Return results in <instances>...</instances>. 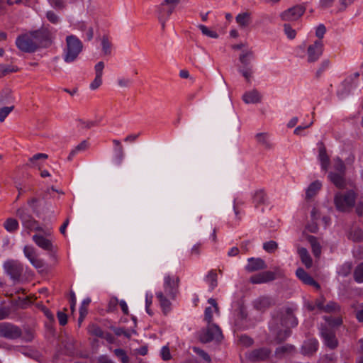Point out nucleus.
Segmentation results:
<instances>
[{"label":"nucleus","instance_id":"nucleus-1","mask_svg":"<svg viewBox=\"0 0 363 363\" xmlns=\"http://www.w3.org/2000/svg\"><path fill=\"white\" fill-rule=\"evenodd\" d=\"M179 279L175 274H165L163 279V290L156 293L164 313L170 310L171 300L174 299L179 290Z\"/></svg>","mask_w":363,"mask_h":363},{"label":"nucleus","instance_id":"nucleus-2","mask_svg":"<svg viewBox=\"0 0 363 363\" xmlns=\"http://www.w3.org/2000/svg\"><path fill=\"white\" fill-rule=\"evenodd\" d=\"M82 43L75 35H70L66 38V47L63 51V59L65 62H74L82 50Z\"/></svg>","mask_w":363,"mask_h":363},{"label":"nucleus","instance_id":"nucleus-3","mask_svg":"<svg viewBox=\"0 0 363 363\" xmlns=\"http://www.w3.org/2000/svg\"><path fill=\"white\" fill-rule=\"evenodd\" d=\"M345 172L346 167L344 162L337 157L333 159V169L328 174V179L336 187L344 188L345 186Z\"/></svg>","mask_w":363,"mask_h":363},{"label":"nucleus","instance_id":"nucleus-4","mask_svg":"<svg viewBox=\"0 0 363 363\" xmlns=\"http://www.w3.org/2000/svg\"><path fill=\"white\" fill-rule=\"evenodd\" d=\"M39 36L40 33L38 31L22 35L16 39V46L23 52H33L39 46Z\"/></svg>","mask_w":363,"mask_h":363},{"label":"nucleus","instance_id":"nucleus-5","mask_svg":"<svg viewBox=\"0 0 363 363\" xmlns=\"http://www.w3.org/2000/svg\"><path fill=\"white\" fill-rule=\"evenodd\" d=\"M356 194L350 190L345 193H337L334 198V203L337 210L342 212L350 211L354 206Z\"/></svg>","mask_w":363,"mask_h":363},{"label":"nucleus","instance_id":"nucleus-6","mask_svg":"<svg viewBox=\"0 0 363 363\" xmlns=\"http://www.w3.org/2000/svg\"><path fill=\"white\" fill-rule=\"evenodd\" d=\"M252 59L253 52L251 50L242 51L239 57L241 66L238 68V70L247 81H250L254 73L253 67L251 65Z\"/></svg>","mask_w":363,"mask_h":363},{"label":"nucleus","instance_id":"nucleus-7","mask_svg":"<svg viewBox=\"0 0 363 363\" xmlns=\"http://www.w3.org/2000/svg\"><path fill=\"white\" fill-rule=\"evenodd\" d=\"M17 216L21 220L23 227L30 231H42L43 228L39 225L38 222L35 220L29 213L26 207H21L17 210Z\"/></svg>","mask_w":363,"mask_h":363},{"label":"nucleus","instance_id":"nucleus-8","mask_svg":"<svg viewBox=\"0 0 363 363\" xmlns=\"http://www.w3.org/2000/svg\"><path fill=\"white\" fill-rule=\"evenodd\" d=\"M182 0H164L158 6V16L160 21H166L174 11L176 7Z\"/></svg>","mask_w":363,"mask_h":363},{"label":"nucleus","instance_id":"nucleus-9","mask_svg":"<svg viewBox=\"0 0 363 363\" xmlns=\"http://www.w3.org/2000/svg\"><path fill=\"white\" fill-rule=\"evenodd\" d=\"M323 51V42L316 40L307 48V61L310 63L316 62L322 55Z\"/></svg>","mask_w":363,"mask_h":363},{"label":"nucleus","instance_id":"nucleus-10","mask_svg":"<svg viewBox=\"0 0 363 363\" xmlns=\"http://www.w3.org/2000/svg\"><path fill=\"white\" fill-rule=\"evenodd\" d=\"M324 301L325 298L323 297H320L317 299L314 303H308L306 306L310 311H313L317 308L321 311L331 313L339 310V306L336 303L331 301L325 306Z\"/></svg>","mask_w":363,"mask_h":363},{"label":"nucleus","instance_id":"nucleus-11","mask_svg":"<svg viewBox=\"0 0 363 363\" xmlns=\"http://www.w3.org/2000/svg\"><path fill=\"white\" fill-rule=\"evenodd\" d=\"M306 8L303 5H296L289 8L280 14L283 21H293L298 19L305 12Z\"/></svg>","mask_w":363,"mask_h":363},{"label":"nucleus","instance_id":"nucleus-12","mask_svg":"<svg viewBox=\"0 0 363 363\" xmlns=\"http://www.w3.org/2000/svg\"><path fill=\"white\" fill-rule=\"evenodd\" d=\"M222 338L223 335L220 328L217 325L212 323V322L208 323V328L202 337V340L205 342L211 340L220 341Z\"/></svg>","mask_w":363,"mask_h":363},{"label":"nucleus","instance_id":"nucleus-13","mask_svg":"<svg viewBox=\"0 0 363 363\" xmlns=\"http://www.w3.org/2000/svg\"><path fill=\"white\" fill-rule=\"evenodd\" d=\"M21 335L18 328L7 323H0V336L6 338H16Z\"/></svg>","mask_w":363,"mask_h":363},{"label":"nucleus","instance_id":"nucleus-14","mask_svg":"<svg viewBox=\"0 0 363 363\" xmlns=\"http://www.w3.org/2000/svg\"><path fill=\"white\" fill-rule=\"evenodd\" d=\"M23 253L26 257L36 269H41L43 267V262L37 257L35 250L32 246H25L23 248Z\"/></svg>","mask_w":363,"mask_h":363},{"label":"nucleus","instance_id":"nucleus-15","mask_svg":"<svg viewBox=\"0 0 363 363\" xmlns=\"http://www.w3.org/2000/svg\"><path fill=\"white\" fill-rule=\"evenodd\" d=\"M275 274L270 271L263 272L252 276L250 281L252 284H263L274 280Z\"/></svg>","mask_w":363,"mask_h":363},{"label":"nucleus","instance_id":"nucleus-16","mask_svg":"<svg viewBox=\"0 0 363 363\" xmlns=\"http://www.w3.org/2000/svg\"><path fill=\"white\" fill-rule=\"evenodd\" d=\"M208 303L210 304V306L207 307L205 309V320L208 323H211L213 320V315H216L217 316L219 315V310L218 304L215 299L209 298L208 300Z\"/></svg>","mask_w":363,"mask_h":363},{"label":"nucleus","instance_id":"nucleus-17","mask_svg":"<svg viewBox=\"0 0 363 363\" xmlns=\"http://www.w3.org/2000/svg\"><path fill=\"white\" fill-rule=\"evenodd\" d=\"M33 242L40 248L47 251H52L53 245L52 240L40 235H34L33 236Z\"/></svg>","mask_w":363,"mask_h":363},{"label":"nucleus","instance_id":"nucleus-18","mask_svg":"<svg viewBox=\"0 0 363 363\" xmlns=\"http://www.w3.org/2000/svg\"><path fill=\"white\" fill-rule=\"evenodd\" d=\"M318 160L320 162L322 170L327 172L330 164V158L327 155L325 147L323 143L318 144Z\"/></svg>","mask_w":363,"mask_h":363},{"label":"nucleus","instance_id":"nucleus-19","mask_svg":"<svg viewBox=\"0 0 363 363\" xmlns=\"http://www.w3.org/2000/svg\"><path fill=\"white\" fill-rule=\"evenodd\" d=\"M265 268V262L261 258L250 257L247 259V264L245 266V269L250 272H255Z\"/></svg>","mask_w":363,"mask_h":363},{"label":"nucleus","instance_id":"nucleus-20","mask_svg":"<svg viewBox=\"0 0 363 363\" xmlns=\"http://www.w3.org/2000/svg\"><path fill=\"white\" fill-rule=\"evenodd\" d=\"M235 21L241 29H246L252 23L251 13L250 12H241L235 16Z\"/></svg>","mask_w":363,"mask_h":363},{"label":"nucleus","instance_id":"nucleus-21","mask_svg":"<svg viewBox=\"0 0 363 363\" xmlns=\"http://www.w3.org/2000/svg\"><path fill=\"white\" fill-rule=\"evenodd\" d=\"M296 274L304 284L313 286L317 289H320V285L302 268H298L296 272Z\"/></svg>","mask_w":363,"mask_h":363},{"label":"nucleus","instance_id":"nucleus-22","mask_svg":"<svg viewBox=\"0 0 363 363\" xmlns=\"http://www.w3.org/2000/svg\"><path fill=\"white\" fill-rule=\"evenodd\" d=\"M321 335L324 340L325 344L330 348H334L337 345V340L335 337L334 333L331 330L326 328H321Z\"/></svg>","mask_w":363,"mask_h":363},{"label":"nucleus","instance_id":"nucleus-23","mask_svg":"<svg viewBox=\"0 0 363 363\" xmlns=\"http://www.w3.org/2000/svg\"><path fill=\"white\" fill-rule=\"evenodd\" d=\"M6 272L11 278L16 279L18 277L21 272V268L14 261H7L4 264Z\"/></svg>","mask_w":363,"mask_h":363},{"label":"nucleus","instance_id":"nucleus-24","mask_svg":"<svg viewBox=\"0 0 363 363\" xmlns=\"http://www.w3.org/2000/svg\"><path fill=\"white\" fill-rule=\"evenodd\" d=\"M255 138L257 143L264 149L269 150L272 148V144L271 143L270 135L268 133H258L255 135Z\"/></svg>","mask_w":363,"mask_h":363},{"label":"nucleus","instance_id":"nucleus-25","mask_svg":"<svg viewBox=\"0 0 363 363\" xmlns=\"http://www.w3.org/2000/svg\"><path fill=\"white\" fill-rule=\"evenodd\" d=\"M318 346V342L315 339H309L304 342L302 346V352L306 355H311L315 352Z\"/></svg>","mask_w":363,"mask_h":363},{"label":"nucleus","instance_id":"nucleus-26","mask_svg":"<svg viewBox=\"0 0 363 363\" xmlns=\"http://www.w3.org/2000/svg\"><path fill=\"white\" fill-rule=\"evenodd\" d=\"M261 99V94L256 90L247 91L242 96V100L245 104H256L259 102Z\"/></svg>","mask_w":363,"mask_h":363},{"label":"nucleus","instance_id":"nucleus-27","mask_svg":"<svg viewBox=\"0 0 363 363\" xmlns=\"http://www.w3.org/2000/svg\"><path fill=\"white\" fill-rule=\"evenodd\" d=\"M48 158V155L44 153H38L30 157L27 163L30 167H38L42 165L41 161H45Z\"/></svg>","mask_w":363,"mask_h":363},{"label":"nucleus","instance_id":"nucleus-28","mask_svg":"<svg viewBox=\"0 0 363 363\" xmlns=\"http://www.w3.org/2000/svg\"><path fill=\"white\" fill-rule=\"evenodd\" d=\"M205 281L208 284L209 289L213 290L218 285V275L216 271H209L205 277Z\"/></svg>","mask_w":363,"mask_h":363},{"label":"nucleus","instance_id":"nucleus-29","mask_svg":"<svg viewBox=\"0 0 363 363\" xmlns=\"http://www.w3.org/2000/svg\"><path fill=\"white\" fill-rule=\"evenodd\" d=\"M322 186V184L320 181H315L312 182L308 187L306 189V196L307 199H311L314 196L316 195V194L318 192V191L320 189Z\"/></svg>","mask_w":363,"mask_h":363},{"label":"nucleus","instance_id":"nucleus-30","mask_svg":"<svg viewBox=\"0 0 363 363\" xmlns=\"http://www.w3.org/2000/svg\"><path fill=\"white\" fill-rule=\"evenodd\" d=\"M298 253L300 256L302 263L307 267L310 268L312 266V259L308 254V250L304 247H299L298 249Z\"/></svg>","mask_w":363,"mask_h":363},{"label":"nucleus","instance_id":"nucleus-31","mask_svg":"<svg viewBox=\"0 0 363 363\" xmlns=\"http://www.w3.org/2000/svg\"><path fill=\"white\" fill-rule=\"evenodd\" d=\"M270 352L267 349H259L253 351L250 354V359L254 360H264L269 357Z\"/></svg>","mask_w":363,"mask_h":363},{"label":"nucleus","instance_id":"nucleus-32","mask_svg":"<svg viewBox=\"0 0 363 363\" xmlns=\"http://www.w3.org/2000/svg\"><path fill=\"white\" fill-rule=\"evenodd\" d=\"M308 241L311 245L313 255L315 257H319L321 254V247L319 242H318L316 238H315L314 236H309L308 238Z\"/></svg>","mask_w":363,"mask_h":363},{"label":"nucleus","instance_id":"nucleus-33","mask_svg":"<svg viewBox=\"0 0 363 363\" xmlns=\"http://www.w3.org/2000/svg\"><path fill=\"white\" fill-rule=\"evenodd\" d=\"M272 300L268 297H261L255 301V306L259 310H264L269 307Z\"/></svg>","mask_w":363,"mask_h":363},{"label":"nucleus","instance_id":"nucleus-34","mask_svg":"<svg viewBox=\"0 0 363 363\" xmlns=\"http://www.w3.org/2000/svg\"><path fill=\"white\" fill-rule=\"evenodd\" d=\"M4 226L8 232L13 233L18 230L19 225L17 220L10 218L5 221Z\"/></svg>","mask_w":363,"mask_h":363},{"label":"nucleus","instance_id":"nucleus-35","mask_svg":"<svg viewBox=\"0 0 363 363\" xmlns=\"http://www.w3.org/2000/svg\"><path fill=\"white\" fill-rule=\"evenodd\" d=\"M356 0H337L335 3V9L337 11H344L349 6L354 4Z\"/></svg>","mask_w":363,"mask_h":363},{"label":"nucleus","instance_id":"nucleus-36","mask_svg":"<svg viewBox=\"0 0 363 363\" xmlns=\"http://www.w3.org/2000/svg\"><path fill=\"white\" fill-rule=\"evenodd\" d=\"M88 147V143L86 140L82 141L74 149H72L68 156V160H72V158L79 152L85 150Z\"/></svg>","mask_w":363,"mask_h":363},{"label":"nucleus","instance_id":"nucleus-37","mask_svg":"<svg viewBox=\"0 0 363 363\" xmlns=\"http://www.w3.org/2000/svg\"><path fill=\"white\" fill-rule=\"evenodd\" d=\"M198 28L201 31L202 34L211 38H218V35L216 32L210 30L208 27L204 25L200 24Z\"/></svg>","mask_w":363,"mask_h":363},{"label":"nucleus","instance_id":"nucleus-38","mask_svg":"<svg viewBox=\"0 0 363 363\" xmlns=\"http://www.w3.org/2000/svg\"><path fill=\"white\" fill-rule=\"evenodd\" d=\"M354 277L357 282H363V263L359 264L354 270Z\"/></svg>","mask_w":363,"mask_h":363},{"label":"nucleus","instance_id":"nucleus-39","mask_svg":"<svg viewBox=\"0 0 363 363\" xmlns=\"http://www.w3.org/2000/svg\"><path fill=\"white\" fill-rule=\"evenodd\" d=\"M88 332L90 335H94L96 337H104L103 336L104 333H103V331L101 330V329L99 326H97L94 324L90 325L89 326Z\"/></svg>","mask_w":363,"mask_h":363},{"label":"nucleus","instance_id":"nucleus-40","mask_svg":"<svg viewBox=\"0 0 363 363\" xmlns=\"http://www.w3.org/2000/svg\"><path fill=\"white\" fill-rule=\"evenodd\" d=\"M253 199L256 204L264 203L267 200L266 194L263 191H258L255 194Z\"/></svg>","mask_w":363,"mask_h":363},{"label":"nucleus","instance_id":"nucleus-41","mask_svg":"<svg viewBox=\"0 0 363 363\" xmlns=\"http://www.w3.org/2000/svg\"><path fill=\"white\" fill-rule=\"evenodd\" d=\"M314 123L313 120H311L308 123H303L298 126H297L294 130V133L296 135H302V132L303 130L310 128Z\"/></svg>","mask_w":363,"mask_h":363},{"label":"nucleus","instance_id":"nucleus-42","mask_svg":"<svg viewBox=\"0 0 363 363\" xmlns=\"http://www.w3.org/2000/svg\"><path fill=\"white\" fill-rule=\"evenodd\" d=\"M13 109V106L0 107V121L3 122Z\"/></svg>","mask_w":363,"mask_h":363},{"label":"nucleus","instance_id":"nucleus-43","mask_svg":"<svg viewBox=\"0 0 363 363\" xmlns=\"http://www.w3.org/2000/svg\"><path fill=\"white\" fill-rule=\"evenodd\" d=\"M284 33L287 36V38L290 40L294 39L296 35V30L292 28L289 25L285 24L284 26Z\"/></svg>","mask_w":363,"mask_h":363},{"label":"nucleus","instance_id":"nucleus-44","mask_svg":"<svg viewBox=\"0 0 363 363\" xmlns=\"http://www.w3.org/2000/svg\"><path fill=\"white\" fill-rule=\"evenodd\" d=\"M102 50L105 55H109L111 53V43L106 37H103L101 40Z\"/></svg>","mask_w":363,"mask_h":363},{"label":"nucleus","instance_id":"nucleus-45","mask_svg":"<svg viewBox=\"0 0 363 363\" xmlns=\"http://www.w3.org/2000/svg\"><path fill=\"white\" fill-rule=\"evenodd\" d=\"M337 0H319L318 6L321 9H328L333 6H335Z\"/></svg>","mask_w":363,"mask_h":363},{"label":"nucleus","instance_id":"nucleus-46","mask_svg":"<svg viewBox=\"0 0 363 363\" xmlns=\"http://www.w3.org/2000/svg\"><path fill=\"white\" fill-rule=\"evenodd\" d=\"M263 248L268 252H272L277 248V243L275 241H269L263 245Z\"/></svg>","mask_w":363,"mask_h":363},{"label":"nucleus","instance_id":"nucleus-47","mask_svg":"<svg viewBox=\"0 0 363 363\" xmlns=\"http://www.w3.org/2000/svg\"><path fill=\"white\" fill-rule=\"evenodd\" d=\"M115 354L121 359V362L123 363H126L128 362V357L126 355L125 351L122 349H116L114 350Z\"/></svg>","mask_w":363,"mask_h":363},{"label":"nucleus","instance_id":"nucleus-48","mask_svg":"<svg viewBox=\"0 0 363 363\" xmlns=\"http://www.w3.org/2000/svg\"><path fill=\"white\" fill-rule=\"evenodd\" d=\"M117 83L120 87H128L132 84V80L128 77H119Z\"/></svg>","mask_w":363,"mask_h":363},{"label":"nucleus","instance_id":"nucleus-49","mask_svg":"<svg viewBox=\"0 0 363 363\" xmlns=\"http://www.w3.org/2000/svg\"><path fill=\"white\" fill-rule=\"evenodd\" d=\"M350 271H351V264L349 263H345L339 269L338 273L340 275L345 277L348 274H350Z\"/></svg>","mask_w":363,"mask_h":363},{"label":"nucleus","instance_id":"nucleus-50","mask_svg":"<svg viewBox=\"0 0 363 363\" xmlns=\"http://www.w3.org/2000/svg\"><path fill=\"white\" fill-rule=\"evenodd\" d=\"M91 303V298L89 297L85 298L80 306L79 312H84V313H88V306Z\"/></svg>","mask_w":363,"mask_h":363},{"label":"nucleus","instance_id":"nucleus-51","mask_svg":"<svg viewBox=\"0 0 363 363\" xmlns=\"http://www.w3.org/2000/svg\"><path fill=\"white\" fill-rule=\"evenodd\" d=\"M326 31V28L323 24H320L315 29V35L318 40H321Z\"/></svg>","mask_w":363,"mask_h":363},{"label":"nucleus","instance_id":"nucleus-52","mask_svg":"<svg viewBox=\"0 0 363 363\" xmlns=\"http://www.w3.org/2000/svg\"><path fill=\"white\" fill-rule=\"evenodd\" d=\"M102 84V77L96 76L93 82L90 84V89L95 90L98 89Z\"/></svg>","mask_w":363,"mask_h":363},{"label":"nucleus","instance_id":"nucleus-53","mask_svg":"<svg viewBox=\"0 0 363 363\" xmlns=\"http://www.w3.org/2000/svg\"><path fill=\"white\" fill-rule=\"evenodd\" d=\"M161 357L163 360L167 361L171 359V354L168 347L164 346L161 349Z\"/></svg>","mask_w":363,"mask_h":363},{"label":"nucleus","instance_id":"nucleus-54","mask_svg":"<svg viewBox=\"0 0 363 363\" xmlns=\"http://www.w3.org/2000/svg\"><path fill=\"white\" fill-rule=\"evenodd\" d=\"M194 351L196 352L203 360L206 361L207 362H209L211 361L210 356L203 350L194 347Z\"/></svg>","mask_w":363,"mask_h":363},{"label":"nucleus","instance_id":"nucleus-55","mask_svg":"<svg viewBox=\"0 0 363 363\" xmlns=\"http://www.w3.org/2000/svg\"><path fill=\"white\" fill-rule=\"evenodd\" d=\"M46 16L48 21L52 23L56 24L59 22V17L53 11H48L46 13Z\"/></svg>","mask_w":363,"mask_h":363},{"label":"nucleus","instance_id":"nucleus-56","mask_svg":"<svg viewBox=\"0 0 363 363\" xmlns=\"http://www.w3.org/2000/svg\"><path fill=\"white\" fill-rule=\"evenodd\" d=\"M104 68V63L103 62H99L97 64H96L94 67L96 76L102 77Z\"/></svg>","mask_w":363,"mask_h":363},{"label":"nucleus","instance_id":"nucleus-57","mask_svg":"<svg viewBox=\"0 0 363 363\" xmlns=\"http://www.w3.org/2000/svg\"><path fill=\"white\" fill-rule=\"evenodd\" d=\"M325 323L330 327L340 325L342 323V320L340 318H337L332 320L330 318H325Z\"/></svg>","mask_w":363,"mask_h":363},{"label":"nucleus","instance_id":"nucleus-58","mask_svg":"<svg viewBox=\"0 0 363 363\" xmlns=\"http://www.w3.org/2000/svg\"><path fill=\"white\" fill-rule=\"evenodd\" d=\"M57 318L61 325H65L67 323V316L64 312L57 313Z\"/></svg>","mask_w":363,"mask_h":363},{"label":"nucleus","instance_id":"nucleus-59","mask_svg":"<svg viewBox=\"0 0 363 363\" xmlns=\"http://www.w3.org/2000/svg\"><path fill=\"white\" fill-rule=\"evenodd\" d=\"M77 303V298L74 291L70 292V309L72 313L75 311V306Z\"/></svg>","mask_w":363,"mask_h":363},{"label":"nucleus","instance_id":"nucleus-60","mask_svg":"<svg viewBox=\"0 0 363 363\" xmlns=\"http://www.w3.org/2000/svg\"><path fill=\"white\" fill-rule=\"evenodd\" d=\"M85 27V37L87 40H91L94 36L93 28L89 26H84Z\"/></svg>","mask_w":363,"mask_h":363},{"label":"nucleus","instance_id":"nucleus-61","mask_svg":"<svg viewBox=\"0 0 363 363\" xmlns=\"http://www.w3.org/2000/svg\"><path fill=\"white\" fill-rule=\"evenodd\" d=\"M50 4L57 9H61L64 6V3L62 0H48Z\"/></svg>","mask_w":363,"mask_h":363},{"label":"nucleus","instance_id":"nucleus-62","mask_svg":"<svg viewBox=\"0 0 363 363\" xmlns=\"http://www.w3.org/2000/svg\"><path fill=\"white\" fill-rule=\"evenodd\" d=\"M79 125L82 128H90L95 125V123L91 121H84L79 120Z\"/></svg>","mask_w":363,"mask_h":363},{"label":"nucleus","instance_id":"nucleus-63","mask_svg":"<svg viewBox=\"0 0 363 363\" xmlns=\"http://www.w3.org/2000/svg\"><path fill=\"white\" fill-rule=\"evenodd\" d=\"M28 206L33 211H36L38 206V200L37 199H31L28 201Z\"/></svg>","mask_w":363,"mask_h":363},{"label":"nucleus","instance_id":"nucleus-64","mask_svg":"<svg viewBox=\"0 0 363 363\" xmlns=\"http://www.w3.org/2000/svg\"><path fill=\"white\" fill-rule=\"evenodd\" d=\"M240 341L245 346H250L252 344V340L247 335H242L240 337Z\"/></svg>","mask_w":363,"mask_h":363}]
</instances>
